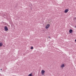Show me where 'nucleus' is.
Here are the masks:
<instances>
[{
  "label": "nucleus",
  "instance_id": "f257e3e1",
  "mask_svg": "<svg viewBox=\"0 0 76 76\" xmlns=\"http://www.w3.org/2000/svg\"><path fill=\"white\" fill-rule=\"evenodd\" d=\"M4 29L5 31H8V28H7V26H5Z\"/></svg>",
  "mask_w": 76,
  "mask_h": 76
},
{
  "label": "nucleus",
  "instance_id": "f03ea898",
  "mask_svg": "<svg viewBox=\"0 0 76 76\" xmlns=\"http://www.w3.org/2000/svg\"><path fill=\"white\" fill-rule=\"evenodd\" d=\"M50 24H48L46 25V26H45V28L46 29H48L49 27H50Z\"/></svg>",
  "mask_w": 76,
  "mask_h": 76
},
{
  "label": "nucleus",
  "instance_id": "7ed1b4c3",
  "mask_svg": "<svg viewBox=\"0 0 76 76\" xmlns=\"http://www.w3.org/2000/svg\"><path fill=\"white\" fill-rule=\"evenodd\" d=\"M68 12H69V9H66L65 10L64 12V13H67Z\"/></svg>",
  "mask_w": 76,
  "mask_h": 76
},
{
  "label": "nucleus",
  "instance_id": "20e7f679",
  "mask_svg": "<svg viewBox=\"0 0 76 76\" xmlns=\"http://www.w3.org/2000/svg\"><path fill=\"white\" fill-rule=\"evenodd\" d=\"M41 72L42 73V75H44V73H45V71L44 70H42L41 71Z\"/></svg>",
  "mask_w": 76,
  "mask_h": 76
},
{
  "label": "nucleus",
  "instance_id": "39448f33",
  "mask_svg": "<svg viewBox=\"0 0 76 76\" xmlns=\"http://www.w3.org/2000/svg\"><path fill=\"white\" fill-rule=\"evenodd\" d=\"M73 32V30L72 29H70L69 31V32L70 34L72 33V32Z\"/></svg>",
  "mask_w": 76,
  "mask_h": 76
},
{
  "label": "nucleus",
  "instance_id": "423d86ee",
  "mask_svg": "<svg viewBox=\"0 0 76 76\" xmlns=\"http://www.w3.org/2000/svg\"><path fill=\"white\" fill-rule=\"evenodd\" d=\"M64 67V64H62L61 66V67L62 68Z\"/></svg>",
  "mask_w": 76,
  "mask_h": 76
},
{
  "label": "nucleus",
  "instance_id": "0eeeda50",
  "mask_svg": "<svg viewBox=\"0 0 76 76\" xmlns=\"http://www.w3.org/2000/svg\"><path fill=\"white\" fill-rule=\"evenodd\" d=\"M3 45V44H2V43L0 42V46L1 47Z\"/></svg>",
  "mask_w": 76,
  "mask_h": 76
},
{
  "label": "nucleus",
  "instance_id": "6e6552de",
  "mask_svg": "<svg viewBox=\"0 0 76 76\" xmlns=\"http://www.w3.org/2000/svg\"><path fill=\"white\" fill-rule=\"evenodd\" d=\"M32 73H31V74H29L28 76H32Z\"/></svg>",
  "mask_w": 76,
  "mask_h": 76
},
{
  "label": "nucleus",
  "instance_id": "1a4fd4ad",
  "mask_svg": "<svg viewBox=\"0 0 76 76\" xmlns=\"http://www.w3.org/2000/svg\"><path fill=\"white\" fill-rule=\"evenodd\" d=\"M31 50H32L33 49H34V47H33L32 46H31Z\"/></svg>",
  "mask_w": 76,
  "mask_h": 76
},
{
  "label": "nucleus",
  "instance_id": "9d476101",
  "mask_svg": "<svg viewBox=\"0 0 76 76\" xmlns=\"http://www.w3.org/2000/svg\"><path fill=\"white\" fill-rule=\"evenodd\" d=\"M75 28H76V26H75Z\"/></svg>",
  "mask_w": 76,
  "mask_h": 76
},
{
  "label": "nucleus",
  "instance_id": "9b49d317",
  "mask_svg": "<svg viewBox=\"0 0 76 76\" xmlns=\"http://www.w3.org/2000/svg\"><path fill=\"white\" fill-rule=\"evenodd\" d=\"M1 70H2V69H1Z\"/></svg>",
  "mask_w": 76,
  "mask_h": 76
},
{
  "label": "nucleus",
  "instance_id": "f8f14e48",
  "mask_svg": "<svg viewBox=\"0 0 76 76\" xmlns=\"http://www.w3.org/2000/svg\"><path fill=\"white\" fill-rule=\"evenodd\" d=\"M49 38H50V37H49Z\"/></svg>",
  "mask_w": 76,
  "mask_h": 76
}]
</instances>
